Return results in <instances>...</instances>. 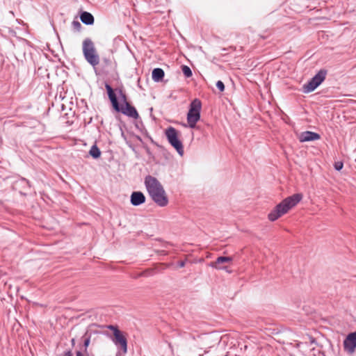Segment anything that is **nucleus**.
Returning <instances> with one entry per match:
<instances>
[{"mask_svg":"<svg viewBox=\"0 0 356 356\" xmlns=\"http://www.w3.org/2000/svg\"><path fill=\"white\" fill-rule=\"evenodd\" d=\"M145 185L152 200L160 207H165L168 203L167 194L163 186L155 177L148 175L145 178Z\"/></svg>","mask_w":356,"mask_h":356,"instance_id":"obj_1","label":"nucleus"},{"mask_svg":"<svg viewBox=\"0 0 356 356\" xmlns=\"http://www.w3.org/2000/svg\"><path fill=\"white\" fill-rule=\"evenodd\" d=\"M302 197L301 193H296L285 198L270 212L268 219L270 221H275L286 214L301 201Z\"/></svg>","mask_w":356,"mask_h":356,"instance_id":"obj_2","label":"nucleus"},{"mask_svg":"<svg viewBox=\"0 0 356 356\" xmlns=\"http://www.w3.org/2000/svg\"><path fill=\"white\" fill-rule=\"evenodd\" d=\"M83 54L85 59L92 66L95 67L99 63V57L97 53L93 42L90 38L83 41Z\"/></svg>","mask_w":356,"mask_h":356,"instance_id":"obj_3","label":"nucleus"},{"mask_svg":"<svg viewBox=\"0 0 356 356\" xmlns=\"http://www.w3.org/2000/svg\"><path fill=\"white\" fill-rule=\"evenodd\" d=\"M169 143L177 150L180 156L184 154L182 143L179 140V133L175 128L170 127L165 131Z\"/></svg>","mask_w":356,"mask_h":356,"instance_id":"obj_4","label":"nucleus"},{"mask_svg":"<svg viewBox=\"0 0 356 356\" xmlns=\"http://www.w3.org/2000/svg\"><path fill=\"white\" fill-rule=\"evenodd\" d=\"M201 102L197 99H194L190 106L187 115V121L191 128H195L196 123L200 118Z\"/></svg>","mask_w":356,"mask_h":356,"instance_id":"obj_5","label":"nucleus"},{"mask_svg":"<svg viewBox=\"0 0 356 356\" xmlns=\"http://www.w3.org/2000/svg\"><path fill=\"white\" fill-rule=\"evenodd\" d=\"M108 327L113 330V342L118 349L122 350V353H126L127 352V342L122 332L113 325H110Z\"/></svg>","mask_w":356,"mask_h":356,"instance_id":"obj_6","label":"nucleus"},{"mask_svg":"<svg viewBox=\"0 0 356 356\" xmlns=\"http://www.w3.org/2000/svg\"><path fill=\"white\" fill-rule=\"evenodd\" d=\"M325 72L320 71L307 84L303 86L304 92L309 93L314 91L325 79Z\"/></svg>","mask_w":356,"mask_h":356,"instance_id":"obj_7","label":"nucleus"},{"mask_svg":"<svg viewBox=\"0 0 356 356\" xmlns=\"http://www.w3.org/2000/svg\"><path fill=\"white\" fill-rule=\"evenodd\" d=\"M232 261V257H219L217 258L216 261L215 262L211 263L210 266L216 269L225 270L227 272L230 273L231 271L228 270L227 266L225 264L231 263Z\"/></svg>","mask_w":356,"mask_h":356,"instance_id":"obj_8","label":"nucleus"},{"mask_svg":"<svg viewBox=\"0 0 356 356\" xmlns=\"http://www.w3.org/2000/svg\"><path fill=\"white\" fill-rule=\"evenodd\" d=\"M343 346L347 352L350 353L355 352L356 348V331L347 336L343 341Z\"/></svg>","mask_w":356,"mask_h":356,"instance_id":"obj_9","label":"nucleus"},{"mask_svg":"<svg viewBox=\"0 0 356 356\" xmlns=\"http://www.w3.org/2000/svg\"><path fill=\"white\" fill-rule=\"evenodd\" d=\"M122 97L124 99V102L121 104V106H120V111L129 117L137 118L138 117V114L136 108L126 102L125 97L124 95Z\"/></svg>","mask_w":356,"mask_h":356,"instance_id":"obj_10","label":"nucleus"},{"mask_svg":"<svg viewBox=\"0 0 356 356\" xmlns=\"http://www.w3.org/2000/svg\"><path fill=\"white\" fill-rule=\"evenodd\" d=\"M299 140L302 143L318 140L320 135L312 131L302 132L298 136Z\"/></svg>","mask_w":356,"mask_h":356,"instance_id":"obj_11","label":"nucleus"},{"mask_svg":"<svg viewBox=\"0 0 356 356\" xmlns=\"http://www.w3.org/2000/svg\"><path fill=\"white\" fill-rule=\"evenodd\" d=\"M130 200L131 204H133L134 206H138L145 202V197L141 192H133L131 195Z\"/></svg>","mask_w":356,"mask_h":356,"instance_id":"obj_12","label":"nucleus"},{"mask_svg":"<svg viewBox=\"0 0 356 356\" xmlns=\"http://www.w3.org/2000/svg\"><path fill=\"white\" fill-rule=\"evenodd\" d=\"M106 88L107 90L108 95L109 97V99L112 103L113 108L117 111H120V105L118 102L116 96L114 94L112 88L109 85H106Z\"/></svg>","mask_w":356,"mask_h":356,"instance_id":"obj_13","label":"nucleus"},{"mask_svg":"<svg viewBox=\"0 0 356 356\" xmlns=\"http://www.w3.org/2000/svg\"><path fill=\"white\" fill-rule=\"evenodd\" d=\"M80 18L81 22L87 25H91L94 23V17L90 13L83 12Z\"/></svg>","mask_w":356,"mask_h":356,"instance_id":"obj_14","label":"nucleus"},{"mask_svg":"<svg viewBox=\"0 0 356 356\" xmlns=\"http://www.w3.org/2000/svg\"><path fill=\"white\" fill-rule=\"evenodd\" d=\"M164 76V72L161 68H155L152 71V77L155 82L161 81Z\"/></svg>","mask_w":356,"mask_h":356,"instance_id":"obj_15","label":"nucleus"},{"mask_svg":"<svg viewBox=\"0 0 356 356\" xmlns=\"http://www.w3.org/2000/svg\"><path fill=\"white\" fill-rule=\"evenodd\" d=\"M90 155L94 158L97 159L101 155V152L96 145H92L89 152Z\"/></svg>","mask_w":356,"mask_h":356,"instance_id":"obj_16","label":"nucleus"},{"mask_svg":"<svg viewBox=\"0 0 356 356\" xmlns=\"http://www.w3.org/2000/svg\"><path fill=\"white\" fill-rule=\"evenodd\" d=\"M182 72H183L184 74L186 77H190V76H192V71H191V70L190 69L189 67H188L186 65H183L182 66Z\"/></svg>","mask_w":356,"mask_h":356,"instance_id":"obj_17","label":"nucleus"},{"mask_svg":"<svg viewBox=\"0 0 356 356\" xmlns=\"http://www.w3.org/2000/svg\"><path fill=\"white\" fill-rule=\"evenodd\" d=\"M334 168L339 171L343 168V164L341 161H337L334 163Z\"/></svg>","mask_w":356,"mask_h":356,"instance_id":"obj_18","label":"nucleus"},{"mask_svg":"<svg viewBox=\"0 0 356 356\" xmlns=\"http://www.w3.org/2000/svg\"><path fill=\"white\" fill-rule=\"evenodd\" d=\"M216 87L220 90L223 91L225 90L224 83L221 81H218L216 83Z\"/></svg>","mask_w":356,"mask_h":356,"instance_id":"obj_19","label":"nucleus"},{"mask_svg":"<svg viewBox=\"0 0 356 356\" xmlns=\"http://www.w3.org/2000/svg\"><path fill=\"white\" fill-rule=\"evenodd\" d=\"M72 25L74 27V29H79L81 27V26L80 22H79L77 21H74L72 22Z\"/></svg>","mask_w":356,"mask_h":356,"instance_id":"obj_20","label":"nucleus"},{"mask_svg":"<svg viewBox=\"0 0 356 356\" xmlns=\"http://www.w3.org/2000/svg\"><path fill=\"white\" fill-rule=\"evenodd\" d=\"M63 356H73V355L71 351H67V352L65 353Z\"/></svg>","mask_w":356,"mask_h":356,"instance_id":"obj_21","label":"nucleus"},{"mask_svg":"<svg viewBox=\"0 0 356 356\" xmlns=\"http://www.w3.org/2000/svg\"><path fill=\"white\" fill-rule=\"evenodd\" d=\"M179 266L181 268L184 267L185 266V262L184 261H180L179 264Z\"/></svg>","mask_w":356,"mask_h":356,"instance_id":"obj_22","label":"nucleus"},{"mask_svg":"<svg viewBox=\"0 0 356 356\" xmlns=\"http://www.w3.org/2000/svg\"><path fill=\"white\" fill-rule=\"evenodd\" d=\"M76 356H84V355L81 352H77Z\"/></svg>","mask_w":356,"mask_h":356,"instance_id":"obj_23","label":"nucleus"},{"mask_svg":"<svg viewBox=\"0 0 356 356\" xmlns=\"http://www.w3.org/2000/svg\"><path fill=\"white\" fill-rule=\"evenodd\" d=\"M89 344V339L86 340L85 341V346H87Z\"/></svg>","mask_w":356,"mask_h":356,"instance_id":"obj_24","label":"nucleus"}]
</instances>
